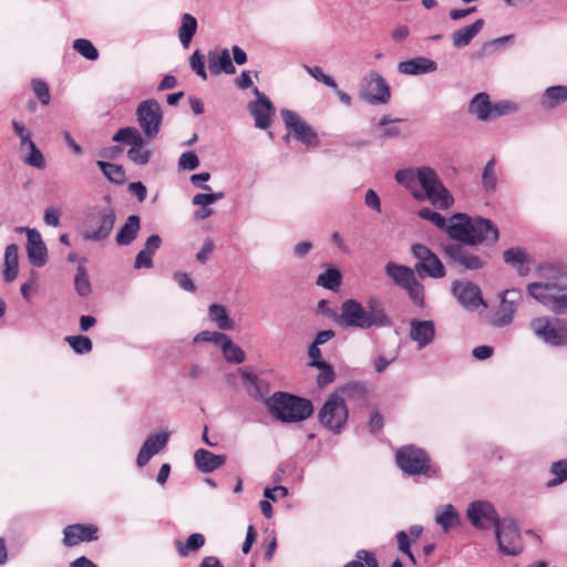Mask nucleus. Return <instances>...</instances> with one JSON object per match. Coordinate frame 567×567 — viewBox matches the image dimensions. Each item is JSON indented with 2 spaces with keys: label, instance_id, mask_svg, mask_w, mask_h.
<instances>
[{
  "label": "nucleus",
  "instance_id": "1",
  "mask_svg": "<svg viewBox=\"0 0 567 567\" xmlns=\"http://www.w3.org/2000/svg\"><path fill=\"white\" fill-rule=\"evenodd\" d=\"M326 316L346 329L368 330L391 326V320L377 299H369L363 306L355 299H347L341 303L340 313L332 309Z\"/></svg>",
  "mask_w": 567,
  "mask_h": 567
},
{
  "label": "nucleus",
  "instance_id": "2",
  "mask_svg": "<svg viewBox=\"0 0 567 567\" xmlns=\"http://www.w3.org/2000/svg\"><path fill=\"white\" fill-rule=\"evenodd\" d=\"M449 237L473 246L494 245L498 240L499 231L496 224L488 218L457 213L450 217Z\"/></svg>",
  "mask_w": 567,
  "mask_h": 567
},
{
  "label": "nucleus",
  "instance_id": "3",
  "mask_svg": "<svg viewBox=\"0 0 567 567\" xmlns=\"http://www.w3.org/2000/svg\"><path fill=\"white\" fill-rule=\"evenodd\" d=\"M269 414L282 423H298L313 413V404L309 399L288 392L277 391L264 399Z\"/></svg>",
  "mask_w": 567,
  "mask_h": 567
},
{
  "label": "nucleus",
  "instance_id": "4",
  "mask_svg": "<svg viewBox=\"0 0 567 567\" xmlns=\"http://www.w3.org/2000/svg\"><path fill=\"white\" fill-rule=\"evenodd\" d=\"M417 185L422 187V190L414 193L416 200H430L434 206L441 209L450 208L453 203V196L450 194L447 188L440 181L436 172L427 166L420 167Z\"/></svg>",
  "mask_w": 567,
  "mask_h": 567
},
{
  "label": "nucleus",
  "instance_id": "5",
  "mask_svg": "<svg viewBox=\"0 0 567 567\" xmlns=\"http://www.w3.org/2000/svg\"><path fill=\"white\" fill-rule=\"evenodd\" d=\"M395 461L400 470L408 475H424L434 477L437 475V468L431 462L427 453L413 445L402 446L396 451Z\"/></svg>",
  "mask_w": 567,
  "mask_h": 567
},
{
  "label": "nucleus",
  "instance_id": "6",
  "mask_svg": "<svg viewBox=\"0 0 567 567\" xmlns=\"http://www.w3.org/2000/svg\"><path fill=\"white\" fill-rule=\"evenodd\" d=\"M533 333L550 347L567 346V320L549 317H537L529 322Z\"/></svg>",
  "mask_w": 567,
  "mask_h": 567
},
{
  "label": "nucleus",
  "instance_id": "7",
  "mask_svg": "<svg viewBox=\"0 0 567 567\" xmlns=\"http://www.w3.org/2000/svg\"><path fill=\"white\" fill-rule=\"evenodd\" d=\"M473 245L465 241H454L442 245V251L450 265H457L465 270H478L487 264V256H480L471 250Z\"/></svg>",
  "mask_w": 567,
  "mask_h": 567
},
{
  "label": "nucleus",
  "instance_id": "8",
  "mask_svg": "<svg viewBox=\"0 0 567 567\" xmlns=\"http://www.w3.org/2000/svg\"><path fill=\"white\" fill-rule=\"evenodd\" d=\"M318 417L326 429L339 433L348 420V408L343 398L337 392L332 393L320 409Z\"/></svg>",
  "mask_w": 567,
  "mask_h": 567
},
{
  "label": "nucleus",
  "instance_id": "9",
  "mask_svg": "<svg viewBox=\"0 0 567 567\" xmlns=\"http://www.w3.org/2000/svg\"><path fill=\"white\" fill-rule=\"evenodd\" d=\"M411 254L417 262L414 269L420 278L431 277L441 279L446 275V270L440 258L426 246L422 244H414L411 246Z\"/></svg>",
  "mask_w": 567,
  "mask_h": 567
},
{
  "label": "nucleus",
  "instance_id": "10",
  "mask_svg": "<svg viewBox=\"0 0 567 567\" xmlns=\"http://www.w3.org/2000/svg\"><path fill=\"white\" fill-rule=\"evenodd\" d=\"M523 299V292L519 289L512 288L501 292L499 306L491 318V324L494 328H504L511 324Z\"/></svg>",
  "mask_w": 567,
  "mask_h": 567
},
{
  "label": "nucleus",
  "instance_id": "11",
  "mask_svg": "<svg viewBox=\"0 0 567 567\" xmlns=\"http://www.w3.org/2000/svg\"><path fill=\"white\" fill-rule=\"evenodd\" d=\"M494 528L499 551L507 556H516L523 550L519 529L514 519H501Z\"/></svg>",
  "mask_w": 567,
  "mask_h": 567
},
{
  "label": "nucleus",
  "instance_id": "12",
  "mask_svg": "<svg viewBox=\"0 0 567 567\" xmlns=\"http://www.w3.org/2000/svg\"><path fill=\"white\" fill-rule=\"evenodd\" d=\"M136 118L147 138L156 137L163 122L159 103L154 99L142 101L136 109Z\"/></svg>",
  "mask_w": 567,
  "mask_h": 567
},
{
  "label": "nucleus",
  "instance_id": "13",
  "mask_svg": "<svg viewBox=\"0 0 567 567\" xmlns=\"http://www.w3.org/2000/svg\"><path fill=\"white\" fill-rule=\"evenodd\" d=\"M96 226H91L82 231V237L87 241H103L111 235L116 216L111 206L101 208L96 212Z\"/></svg>",
  "mask_w": 567,
  "mask_h": 567
},
{
  "label": "nucleus",
  "instance_id": "14",
  "mask_svg": "<svg viewBox=\"0 0 567 567\" xmlns=\"http://www.w3.org/2000/svg\"><path fill=\"white\" fill-rule=\"evenodd\" d=\"M256 101L248 104V111L255 120V126L260 130H267L271 125V117L275 114V106L270 99L258 87L254 89Z\"/></svg>",
  "mask_w": 567,
  "mask_h": 567
},
{
  "label": "nucleus",
  "instance_id": "15",
  "mask_svg": "<svg viewBox=\"0 0 567 567\" xmlns=\"http://www.w3.org/2000/svg\"><path fill=\"white\" fill-rule=\"evenodd\" d=\"M452 292L458 303L467 310H475L481 306L487 307L480 287L472 281H454L452 284Z\"/></svg>",
  "mask_w": 567,
  "mask_h": 567
},
{
  "label": "nucleus",
  "instance_id": "16",
  "mask_svg": "<svg viewBox=\"0 0 567 567\" xmlns=\"http://www.w3.org/2000/svg\"><path fill=\"white\" fill-rule=\"evenodd\" d=\"M467 516L471 523L481 529L495 527L501 520L494 506L489 502L475 501L467 508Z\"/></svg>",
  "mask_w": 567,
  "mask_h": 567
},
{
  "label": "nucleus",
  "instance_id": "17",
  "mask_svg": "<svg viewBox=\"0 0 567 567\" xmlns=\"http://www.w3.org/2000/svg\"><path fill=\"white\" fill-rule=\"evenodd\" d=\"M281 117L290 133L303 144H313L317 142V133L307 124L296 112L291 110H281Z\"/></svg>",
  "mask_w": 567,
  "mask_h": 567
},
{
  "label": "nucleus",
  "instance_id": "18",
  "mask_svg": "<svg viewBox=\"0 0 567 567\" xmlns=\"http://www.w3.org/2000/svg\"><path fill=\"white\" fill-rule=\"evenodd\" d=\"M361 97L370 104H385L391 97L390 87L379 73L372 72Z\"/></svg>",
  "mask_w": 567,
  "mask_h": 567
},
{
  "label": "nucleus",
  "instance_id": "19",
  "mask_svg": "<svg viewBox=\"0 0 567 567\" xmlns=\"http://www.w3.org/2000/svg\"><path fill=\"white\" fill-rule=\"evenodd\" d=\"M27 254L30 262L42 267L48 261V250L40 233L37 229H27Z\"/></svg>",
  "mask_w": 567,
  "mask_h": 567
},
{
  "label": "nucleus",
  "instance_id": "20",
  "mask_svg": "<svg viewBox=\"0 0 567 567\" xmlns=\"http://www.w3.org/2000/svg\"><path fill=\"white\" fill-rule=\"evenodd\" d=\"M409 337L416 342L419 349L430 346L435 339V324L433 320L413 319L410 322Z\"/></svg>",
  "mask_w": 567,
  "mask_h": 567
},
{
  "label": "nucleus",
  "instance_id": "21",
  "mask_svg": "<svg viewBox=\"0 0 567 567\" xmlns=\"http://www.w3.org/2000/svg\"><path fill=\"white\" fill-rule=\"evenodd\" d=\"M97 527L94 525L75 524L64 528L63 543L68 547L75 546L81 542L97 539Z\"/></svg>",
  "mask_w": 567,
  "mask_h": 567
},
{
  "label": "nucleus",
  "instance_id": "22",
  "mask_svg": "<svg viewBox=\"0 0 567 567\" xmlns=\"http://www.w3.org/2000/svg\"><path fill=\"white\" fill-rule=\"evenodd\" d=\"M168 441V433L150 435L142 445L137 457L136 464L140 467L145 466L150 460L165 447Z\"/></svg>",
  "mask_w": 567,
  "mask_h": 567
},
{
  "label": "nucleus",
  "instance_id": "23",
  "mask_svg": "<svg viewBox=\"0 0 567 567\" xmlns=\"http://www.w3.org/2000/svg\"><path fill=\"white\" fill-rule=\"evenodd\" d=\"M207 62L208 69L214 75H219L221 72L226 74L236 73L228 49L209 51Z\"/></svg>",
  "mask_w": 567,
  "mask_h": 567
},
{
  "label": "nucleus",
  "instance_id": "24",
  "mask_svg": "<svg viewBox=\"0 0 567 567\" xmlns=\"http://www.w3.org/2000/svg\"><path fill=\"white\" fill-rule=\"evenodd\" d=\"M437 70V64L424 56H416L398 64V71L406 75H420L432 73Z\"/></svg>",
  "mask_w": 567,
  "mask_h": 567
},
{
  "label": "nucleus",
  "instance_id": "25",
  "mask_svg": "<svg viewBox=\"0 0 567 567\" xmlns=\"http://www.w3.org/2000/svg\"><path fill=\"white\" fill-rule=\"evenodd\" d=\"M226 460V455H217L205 449H198L194 454L196 467L206 474L221 467Z\"/></svg>",
  "mask_w": 567,
  "mask_h": 567
},
{
  "label": "nucleus",
  "instance_id": "26",
  "mask_svg": "<svg viewBox=\"0 0 567 567\" xmlns=\"http://www.w3.org/2000/svg\"><path fill=\"white\" fill-rule=\"evenodd\" d=\"M385 274L396 286L401 287L402 289L416 278L412 268L399 265L393 261H389L385 265Z\"/></svg>",
  "mask_w": 567,
  "mask_h": 567
},
{
  "label": "nucleus",
  "instance_id": "27",
  "mask_svg": "<svg viewBox=\"0 0 567 567\" xmlns=\"http://www.w3.org/2000/svg\"><path fill=\"white\" fill-rule=\"evenodd\" d=\"M141 229V219L137 215L127 217L125 224L118 229L115 241L118 246H128L137 237Z\"/></svg>",
  "mask_w": 567,
  "mask_h": 567
},
{
  "label": "nucleus",
  "instance_id": "28",
  "mask_svg": "<svg viewBox=\"0 0 567 567\" xmlns=\"http://www.w3.org/2000/svg\"><path fill=\"white\" fill-rule=\"evenodd\" d=\"M485 22L483 19H477L473 24L466 25L452 33V42L455 48H464L471 43V41L483 29Z\"/></svg>",
  "mask_w": 567,
  "mask_h": 567
},
{
  "label": "nucleus",
  "instance_id": "29",
  "mask_svg": "<svg viewBox=\"0 0 567 567\" xmlns=\"http://www.w3.org/2000/svg\"><path fill=\"white\" fill-rule=\"evenodd\" d=\"M567 101V86L554 85L547 87L540 97V105L545 110H551Z\"/></svg>",
  "mask_w": 567,
  "mask_h": 567
},
{
  "label": "nucleus",
  "instance_id": "30",
  "mask_svg": "<svg viewBox=\"0 0 567 567\" xmlns=\"http://www.w3.org/2000/svg\"><path fill=\"white\" fill-rule=\"evenodd\" d=\"M492 103L487 93H477L468 105V112L475 115L480 121L491 118Z\"/></svg>",
  "mask_w": 567,
  "mask_h": 567
},
{
  "label": "nucleus",
  "instance_id": "31",
  "mask_svg": "<svg viewBox=\"0 0 567 567\" xmlns=\"http://www.w3.org/2000/svg\"><path fill=\"white\" fill-rule=\"evenodd\" d=\"M18 251H19V248L16 244H10L6 248L3 279L7 282L13 281L18 276V267H19Z\"/></svg>",
  "mask_w": 567,
  "mask_h": 567
},
{
  "label": "nucleus",
  "instance_id": "32",
  "mask_svg": "<svg viewBox=\"0 0 567 567\" xmlns=\"http://www.w3.org/2000/svg\"><path fill=\"white\" fill-rule=\"evenodd\" d=\"M243 384L246 388L248 394L255 400H261L267 390L264 391V382L258 378L257 374L241 370Z\"/></svg>",
  "mask_w": 567,
  "mask_h": 567
},
{
  "label": "nucleus",
  "instance_id": "33",
  "mask_svg": "<svg viewBox=\"0 0 567 567\" xmlns=\"http://www.w3.org/2000/svg\"><path fill=\"white\" fill-rule=\"evenodd\" d=\"M555 291L553 285L548 282H532L527 286L528 295L546 307L549 306Z\"/></svg>",
  "mask_w": 567,
  "mask_h": 567
},
{
  "label": "nucleus",
  "instance_id": "34",
  "mask_svg": "<svg viewBox=\"0 0 567 567\" xmlns=\"http://www.w3.org/2000/svg\"><path fill=\"white\" fill-rule=\"evenodd\" d=\"M503 259L506 264L515 267L520 276H525L529 268L525 266L527 262L526 254L518 247L506 249L503 252Z\"/></svg>",
  "mask_w": 567,
  "mask_h": 567
},
{
  "label": "nucleus",
  "instance_id": "35",
  "mask_svg": "<svg viewBox=\"0 0 567 567\" xmlns=\"http://www.w3.org/2000/svg\"><path fill=\"white\" fill-rule=\"evenodd\" d=\"M197 30V20L189 13L182 16L181 27L178 29V38L184 48H188L194 34Z\"/></svg>",
  "mask_w": 567,
  "mask_h": 567
},
{
  "label": "nucleus",
  "instance_id": "36",
  "mask_svg": "<svg viewBox=\"0 0 567 567\" xmlns=\"http://www.w3.org/2000/svg\"><path fill=\"white\" fill-rule=\"evenodd\" d=\"M114 142L124 143L127 145L140 146L144 145V138L136 127L127 126L120 128L112 138Z\"/></svg>",
  "mask_w": 567,
  "mask_h": 567
},
{
  "label": "nucleus",
  "instance_id": "37",
  "mask_svg": "<svg viewBox=\"0 0 567 567\" xmlns=\"http://www.w3.org/2000/svg\"><path fill=\"white\" fill-rule=\"evenodd\" d=\"M96 165L100 167L105 178H107L111 183L117 185L125 183L126 175L124 168L121 165L104 161H97Z\"/></svg>",
  "mask_w": 567,
  "mask_h": 567
},
{
  "label": "nucleus",
  "instance_id": "38",
  "mask_svg": "<svg viewBox=\"0 0 567 567\" xmlns=\"http://www.w3.org/2000/svg\"><path fill=\"white\" fill-rule=\"evenodd\" d=\"M208 315L212 321L216 322L221 330L234 329V320H231L224 306L213 303L208 308Z\"/></svg>",
  "mask_w": 567,
  "mask_h": 567
},
{
  "label": "nucleus",
  "instance_id": "39",
  "mask_svg": "<svg viewBox=\"0 0 567 567\" xmlns=\"http://www.w3.org/2000/svg\"><path fill=\"white\" fill-rule=\"evenodd\" d=\"M316 284L326 289L337 291L342 284V275L339 269L329 268L318 276Z\"/></svg>",
  "mask_w": 567,
  "mask_h": 567
},
{
  "label": "nucleus",
  "instance_id": "40",
  "mask_svg": "<svg viewBox=\"0 0 567 567\" xmlns=\"http://www.w3.org/2000/svg\"><path fill=\"white\" fill-rule=\"evenodd\" d=\"M420 167L417 168H404L395 173V179L399 184L411 190L412 196L417 192V182Z\"/></svg>",
  "mask_w": 567,
  "mask_h": 567
},
{
  "label": "nucleus",
  "instance_id": "41",
  "mask_svg": "<svg viewBox=\"0 0 567 567\" xmlns=\"http://www.w3.org/2000/svg\"><path fill=\"white\" fill-rule=\"evenodd\" d=\"M436 524L447 532L454 526L460 525V516L453 505H445L442 512H439L435 517Z\"/></svg>",
  "mask_w": 567,
  "mask_h": 567
},
{
  "label": "nucleus",
  "instance_id": "42",
  "mask_svg": "<svg viewBox=\"0 0 567 567\" xmlns=\"http://www.w3.org/2000/svg\"><path fill=\"white\" fill-rule=\"evenodd\" d=\"M85 259H82V262L76 268V274L74 276V287L80 297H87L91 291V281L87 275V270L83 262Z\"/></svg>",
  "mask_w": 567,
  "mask_h": 567
},
{
  "label": "nucleus",
  "instance_id": "43",
  "mask_svg": "<svg viewBox=\"0 0 567 567\" xmlns=\"http://www.w3.org/2000/svg\"><path fill=\"white\" fill-rule=\"evenodd\" d=\"M205 544V537L203 534L194 533L188 536L186 543L177 540L175 543L177 553L182 557H186L190 551L202 548Z\"/></svg>",
  "mask_w": 567,
  "mask_h": 567
},
{
  "label": "nucleus",
  "instance_id": "44",
  "mask_svg": "<svg viewBox=\"0 0 567 567\" xmlns=\"http://www.w3.org/2000/svg\"><path fill=\"white\" fill-rule=\"evenodd\" d=\"M542 271L546 272L545 276L550 279L548 284H551L556 291L567 289V272H565L560 267L548 266L542 268Z\"/></svg>",
  "mask_w": 567,
  "mask_h": 567
},
{
  "label": "nucleus",
  "instance_id": "45",
  "mask_svg": "<svg viewBox=\"0 0 567 567\" xmlns=\"http://www.w3.org/2000/svg\"><path fill=\"white\" fill-rule=\"evenodd\" d=\"M482 184L484 189L487 193H494L497 186V174H496V163L494 158H491L482 174Z\"/></svg>",
  "mask_w": 567,
  "mask_h": 567
},
{
  "label": "nucleus",
  "instance_id": "46",
  "mask_svg": "<svg viewBox=\"0 0 567 567\" xmlns=\"http://www.w3.org/2000/svg\"><path fill=\"white\" fill-rule=\"evenodd\" d=\"M221 351L228 362L243 363L246 359L244 350L235 344L228 336L225 343L221 344Z\"/></svg>",
  "mask_w": 567,
  "mask_h": 567
},
{
  "label": "nucleus",
  "instance_id": "47",
  "mask_svg": "<svg viewBox=\"0 0 567 567\" xmlns=\"http://www.w3.org/2000/svg\"><path fill=\"white\" fill-rule=\"evenodd\" d=\"M419 216L434 224L439 229L444 230L449 235L450 219L446 220L440 213L430 208H422L419 210Z\"/></svg>",
  "mask_w": 567,
  "mask_h": 567
},
{
  "label": "nucleus",
  "instance_id": "48",
  "mask_svg": "<svg viewBox=\"0 0 567 567\" xmlns=\"http://www.w3.org/2000/svg\"><path fill=\"white\" fill-rule=\"evenodd\" d=\"M400 121V118H391L389 115L382 116L379 121V126L383 128L381 130L379 137L381 140H389L399 136L400 128L393 124Z\"/></svg>",
  "mask_w": 567,
  "mask_h": 567
},
{
  "label": "nucleus",
  "instance_id": "49",
  "mask_svg": "<svg viewBox=\"0 0 567 567\" xmlns=\"http://www.w3.org/2000/svg\"><path fill=\"white\" fill-rule=\"evenodd\" d=\"M65 341L70 344L73 351L78 354H85L91 352L93 344L89 337L85 336H69Z\"/></svg>",
  "mask_w": 567,
  "mask_h": 567
},
{
  "label": "nucleus",
  "instance_id": "50",
  "mask_svg": "<svg viewBox=\"0 0 567 567\" xmlns=\"http://www.w3.org/2000/svg\"><path fill=\"white\" fill-rule=\"evenodd\" d=\"M550 473L555 477L547 482L548 487L557 486L567 481V460L556 461L550 466Z\"/></svg>",
  "mask_w": 567,
  "mask_h": 567
},
{
  "label": "nucleus",
  "instance_id": "51",
  "mask_svg": "<svg viewBox=\"0 0 567 567\" xmlns=\"http://www.w3.org/2000/svg\"><path fill=\"white\" fill-rule=\"evenodd\" d=\"M73 49L87 60L94 61L99 58V51L90 40L76 39L73 42Z\"/></svg>",
  "mask_w": 567,
  "mask_h": 567
},
{
  "label": "nucleus",
  "instance_id": "52",
  "mask_svg": "<svg viewBox=\"0 0 567 567\" xmlns=\"http://www.w3.org/2000/svg\"><path fill=\"white\" fill-rule=\"evenodd\" d=\"M403 289L406 290L410 299L414 305L419 307L424 306V287L416 278L412 280L410 285H406Z\"/></svg>",
  "mask_w": 567,
  "mask_h": 567
},
{
  "label": "nucleus",
  "instance_id": "53",
  "mask_svg": "<svg viewBox=\"0 0 567 567\" xmlns=\"http://www.w3.org/2000/svg\"><path fill=\"white\" fill-rule=\"evenodd\" d=\"M127 157L136 165H145L152 157V151L144 148V145L133 146L128 150Z\"/></svg>",
  "mask_w": 567,
  "mask_h": 567
},
{
  "label": "nucleus",
  "instance_id": "54",
  "mask_svg": "<svg viewBox=\"0 0 567 567\" xmlns=\"http://www.w3.org/2000/svg\"><path fill=\"white\" fill-rule=\"evenodd\" d=\"M303 69L318 82L323 83L328 87L337 89V82L334 79L326 74L320 66H309L303 64Z\"/></svg>",
  "mask_w": 567,
  "mask_h": 567
},
{
  "label": "nucleus",
  "instance_id": "55",
  "mask_svg": "<svg viewBox=\"0 0 567 567\" xmlns=\"http://www.w3.org/2000/svg\"><path fill=\"white\" fill-rule=\"evenodd\" d=\"M398 540V548L399 550L406 555L410 561L413 565H416V558L411 551V543L412 540L409 538V534L405 530H399L395 535Z\"/></svg>",
  "mask_w": 567,
  "mask_h": 567
},
{
  "label": "nucleus",
  "instance_id": "56",
  "mask_svg": "<svg viewBox=\"0 0 567 567\" xmlns=\"http://www.w3.org/2000/svg\"><path fill=\"white\" fill-rule=\"evenodd\" d=\"M317 369L320 370L317 377V383L319 388H324L326 385L332 383L336 379V372L331 364L329 363H319Z\"/></svg>",
  "mask_w": 567,
  "mask_h": 567
},
{
  "label": "nucleus",
  "instance_id": "57",
  "mask_svg": "<svg viewBox=\"0 0 567 567\" xmlns=\"http://www.w3.org/2000/svg\"><path fill=\"white\" fill-rule=\"evenodd\" d=\"M199 166V159L195 152L189 151L181 155L178 167L181 169L194 171Z\"/></svg>",
  "mask_w": 567,
  "mask_h": 567
},
{
  "label": "nucleus",
  "instance_id": "58",
  "mask_svg": "<svg viewBox=\"0 0 567 567\" xmlns=\"http://www.w3.org/2000/svg\"><path fill=\"white\" fill-rule=\"evenodd\" d=\"M224 197V193L219 192V193H209V194H196L193 199H192V203L193 205H196V206H202V207H207L212 204H214L215 202L221 199Z\"/></svg>",
  "mask_w": 567,
  "mask_h": 567
},
{
  "label": "nucleus",
  "instance_id": "59",
  "mask_svg": "<svg viewBox=\"0 0 567 567\" xmlns=\"http://www.w3.org/2000/svg\"><path fill=\"white\" fill-rule=\"evenodd\" d=\"M517 110L516 105L508 101H499L492 104L491 118L511 114Z\"/></svg>",
  "mask_w": 567,
  "mask_h": 567
},
{
  "label": "nucleus",
  "instance_id": "60",
  "mask_svg": "<svg viewBox=\"0 0 567 567\" xmlns=\"http://www.w3.org/2000/svg\"><path fill=\"white\" fill-rule=\"evenodd\" d=\"M29 150H30V154L25 158V163L35 168H40V169L44 168L45 161H44V156L41 153V151L35 146V144H30Z\"/></svg>",
  "mask_w": 567,
  "mask_h": 567
},
{
  "label": "nucleus",
  "instance_id": "61",
  "mask_svg": "<svg viewBox=\"0 0 567 567\" xmlns=\"http://www.w3.org/2000/svg\"><path fill=\"white\" fill-rule=\"evenodd\" d=\"M227 334L217 331H202L195 337V341H206L218 344L221 348V344L225 343Z\"/></svg>",
  "mask_w": 567,
  "mask_h": 567
},
{
  "label": "nucleus",
  "instance_id": "62",
  "mask_svg": "<svg viewBox=\"0 0 567 567\" xmlns=\"http://www.w3.org/2000/svg\"><path fill=\"white\" fill-rule=\"evenodd\" d=\"M32 89L43 105H48L50 103L51 96L49 86L44 81L38 79L33 80Z\"/></svg>",
  "mask_w": 567,
  "mask_h": 567
},
{
  "label": "nucleus",
  "instance_id": "63",
  "mask_svg": "<svg viewBox=\"0 0 567 567\" xmlns=\"http://www.w3.org/2000/svg\"><path fill=\"white\" fill-rule=\"evenodd\" d=\"M548 308L556 313L567 312V293H554Z\"/></svg>",
  "mask_w": 567,
  "mask_h": 567
},
{
  "label": "nucleus",
  "instance_id": "64",
  "mask_svg": "<svg viewBox=\"0 0 567 567\" xmlns=\"http://www.w3.org/2000/svg\"><path fill=\"white\" fill-rule=\"evenodd\" d=\"M153 266H154L153 256L151 254H147V251H145L144 249H142L135 257L134 268L151 269V268H153Z\"/></svg>",
  "mask_w": 567,
  "mask_h": 567
}]
</instances>
